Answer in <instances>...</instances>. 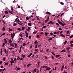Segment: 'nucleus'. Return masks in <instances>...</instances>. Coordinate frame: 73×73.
I'll return each mask as SVG.
<instances>
[{"instance_id": "1", "label": "nucleus", "mask_w": 73, "mask_h": 73, "mask_svg": "<svg viewBox=\"0 0 73 73\" xmlns=\"http://www.w3.org/2000/svg\"><path fill=\"white\" fill-rule=\"evenodd\" d=\"M11 11H9V12L10 13H11V14H13V13H15V14H16V13L15 12H14V11H13V10Z\"/></svg>"}, {"instance_id": "2", "label": "nucleus", "mask_w": 73, "mask_h": 73, "mask_svg": "<svg viewBox=\"0 0 73 73\" xmlns=\"http://www.w3.org/2000/svg\"><path fill=\"white\" fill-rule=\"evenodd\" d=\"M15 33H13V34L11 33V38L12 39H13V37H15Z\"/></svg>"}, {"instance_id": "3", "label": "nucleus", "mask_w": 73, "mask_h": 73, "mask_svg": "<svg viewBox=\"0 0 73 73\" xmlns=\"http://www.w3.org/2000/svg\"><path fill=\"white\" fill-rule=\"evenodd\" d=\"M58 23H59L60 24V25H62V24H63V23H62L60 22V21L59 20H58Z\"/></svg>"}, {"instance_id": "4", "label": "nucleus", "mask_w": 73, "mask_h": 73, "mask_svg": "<svg viewBox=\"0 0 73 73\" xmlns=\"http://www.w3.org/2000/svg\"><path fill=\"white\" fill-rule=\"evenodd\" d=\"M54 23H53V22L52 21H50V22H49L48 23V24H54Z\"/></svg>"}, {"instance_id": "5", "label": "nucleus", "mask_w": 73, "mask_h": 73, "mask_svg": "<svg viewBox=\"0 0 73 73\" xmlns=\"http://www.w3.org/2000/svg\"><path fill=\"white\" fill-rule=\"evenodd\" d=\"M10 46H12L13 47L15 48V46H14V44H13V43H11L10 44Z\"/></svg>"}, {"instance_id": "6", "label": "nucleus", "mask_w": 73, "mask_h": 73, "mask_svg": "<svg viewBox=\"0 0 73 73\" xmlns=\"http://www.w3.org/2000/svg\"><path fill=\"white\" fill-rule=\"evenodd\" d=\"M21 57H23V58H24V57H25V55H23V54H21Z\"/></svg>"}, {"instance_id": "7", "label": "nucleus", "mask_w": 73, "mask_h": 73, "mask_svg": "<svg viewBox=\"0 0 73 73\" xmlns=\"http://www.w3.org/2000/svg\"><path fill=\"white\" fill-rule=\"evenodd\" d=\"M32 53H30L29 55H28L27 56V57H30L31 56H32Z\"/></svg>"}, {"instance_id": "8", "label": "nucleus", "mask_w": 73, "mask_h": 73, "mask_svg": "<svg viewBox=\"0 0 73 73\" xmlns=\"http://www.w3.org/2000/svg\"><path fill=\"white\" fill-rule=\"evenodd\" d=\"M38 43V42H37V41L36 40L35 42H34V43L35 45H37V44Z\"/></svg>"}, {"instance_id": "9", "label": "nucleus", "mask_w": 73, "mask_h": 73, "mask_svg": "<svg viewBox=\"0 0 73 73\" xmlns=\"http://www.w3.org/2000/svg\"><path fill=\"white\" fill-rule=\"evenodd\" d=\"M47 20H46V22H48V21H49L48 20H49V16H48L47 17Z\"/></svg>"}, {"instance_id": "10", "label": "nucleus", "mask_w": 73, "mask_h": 73, "mask_svg": "<svg viewBox=\"0 0 73 73\" xmlns=\"http://www.w3.org/2000/svg\"><path fill=\"white\" fill-rule=\"evenodd\" d=\"M2 30L3 31H5V27H4L2 29Z\"/></svg>"}, {"instance_id": "11", "label": "nucleus", "mask_w": 73, "mask_h": 73, "mask_svg": "<svg viewBox=\"0 0 73 73\" xmlns=\"http://www.w3.org/2000/svg\"><path fill=\"white\" fill-rule=\"evenodd\" d=\"M60 36L63 37H65V35H60Z\"/></svg>"}, {"instance_id": "12", "label": "nucleus", "mask_w": 73, "mask_h": 73, "mask_svg": "<svg viewBox=\"0 0 73 73\" xmlns=\"http://www.w3.org/2000/svg\"><path fill=\"white\" fill-rule=\"evenodd\" d=\"M26 37L27 38H28V33H26Z\"/></svg>"}, {"instance_id": "13", "label": "nucleus", "mask_w": 73, "mask_h": 73, "mask_svg": "<svg viewBox=\"0 0 73 73\" xmlns=\"http://www.w3.org/2000/svg\"><path fill=\"white\" fill-rule=\"evenodd\" d=\"M50 69H51V68H50L48 67V68H47L46 69V70H50Z\"/></svg>"}, {"instance_id": "14", "label": "nucleus", "mask_w": 73, "mask_h": 73, "mask_svg": "<svg viewBox=\"0 0 73 73\" xmlns=\"http://www.w3.org/2000/svg\"><path fill=\"white\" fill-rule=\"evenodd\" d=\"M28 25H29V26H32V24H31V23H29L28 24Z\"/></svg>"}, {"instance_id": "15", "label": "nucleus", "mask_w": 73, "mask_h": 73, "mask_svg": "<svg viewBox=\"0 0 73 73\" xmlns=\"http://www.w3.org/2000/svg\"><path fill=\"white\" fill-rule=\"evenodd\" d=\"M51 52V53H52V54H53V56H54L56 57V55H55V54H54V52Z\"/></svg>"}, {"instance_id": "16", "label": "nucleus", "mask_w": 73, "mask_h": 73, "mask_svg": "<svg viewBox=\"0 0 73 73\" xmlns=\"http://www.w3.org/2000/svg\"><path fill=\"white\" fill-rule=\"evenodd\" d=\"M9 32H11L12 31V29H10V28H9Z\"/></svg>"}, {"instance_id": "17", "label": "nucleus", "mask_w": 73, "mask_h": 73, "mask_svg": "<svg viewBox=\"0 0 73 73\" xmlns=\"http://www.w3.org/2000/svg\"><path fill=\"white\" fill-rule=\"evenodd\" d=\"M26 19L27 20H28L30 19V18L28 17H26Z\"/></svg>"}, {"instance_id": "18", "label": "nucleus", "mask_w": 73, "mask_h": 73, "mask_svg": "<svg viewBox=\"0 0 73 73\" xmlns=\"http://www.w3.org/2000/svg\"><path fill=\"white\" fill-rule=\"evenodd\" d=\"M52 40V38H50L48 39L47 40L48 41H50V40Z\"/></svg>"}, {"instance_id": "19", "label": "nucleus", "mask_w": 73, "mask_h": 73, "mask_svg": "<svg viewBox=\"0 0 73 73\" xmlns=\"http://www.w3.org/2000/svg\"><path fill=\"white\" fill-rule=\"evenodd\" d=\"M17 30V31H22V30L21 29V28H18Z\"/></svg>"}, {"instance_id": "20", "label": "nucleus", "mask_w": 73, "mask_h": 73, "mask_svg": "<svg viewBox=\"0 0 73 73\" xmlns=\"http://www.w3.org/2000/svg\"><path fill=\"white\" fill-rule=\"evenodd\" d=\"M67 42V40H65L64 43V45H65Z\"/></svg>"}, {"instance_id": "21", "label": "nucleus", "mask_w": 73, "mask_h": 73, "mask_svg": "<svg viewBox=\"0 0 73 73\" xmlns=\"http://www.w3.org/2000/svg\"><path fill=\"white\" fill-rule=\"evenodd\" d=\"M12 62V63H15V61H14L13 60H11L10 61V62Z\"/></svg>"}, {"instance_id": "22", "label": "nucleus", "mask_w": 73, "mask_h": 73, "mask_svg": "<svg viewBox=\"0 0 73 73\" xmlns=\"http://www.w3.org/2000/svg\"><path fill=\"white\" fill-rule=\"evenodd\" d=\"M57 69V67H55V69L54 68H52L53 70H56V69Z\"/></svg>"}, {"instance_id": "23", "label": "nucleus", "mask_w": 73, "mask_h": 73, "mask_svg": "<svg viewBox=\"0 0 73 73\" xmlns=\"http://www.w3.org/2000/svg\"><path fill=\"white\" fill-rule=\"evenodd\" d=\"M46 14H49V15H50L51 13L49 12H46Z\"/></svg>"}, {"instance_id": "24", "label": "nucleus", "mask_w": 73, "mask_h": 73, "mask_svg": "<svg viewBox=\"0 0 73 73\" xmlns=\"http://www.w3.org/2000/svg\"><path fill=\"white\" fill-rule=\"evenodd\" d=\"M12 42V40H11V39L9 40V43H10V42L11 43Z\"/></svg>"}, {"instance_id": "25", "label": "nucleus", "mask_w": 73, "mask_h": 73, "mask_svg": "<svg viewBox=\"0 0 73 73\" xmlns=\"http://www.w3.org/2000/svg\"><path fill=\"white\" fill-rule=\"evenodd\" d=\"M4 50H5V53H7V50H6V49L4 48Z\"/></svg>"}, {"instance_id": "26", "label": "nucleus", "mask_w": 73, "mask_h": 73, "mask_svg": "<svg viewBox=\"0 0 73 73\" xmlns=\"http://www.w3.org/2000/svg\"><path fill=\"white\" fill-rule=\"evenodd\" d=\"M13 25V26H16V25H17V23H14Z\"/></svg>"}, {"instance_id": "27", "label": "nucleus", "mask_w": 73, "mask_h": 73, "mask_svg": "<svg viewBox=\"0 0 73 73\" xmlns=\"http://www.w3.org/2000/svg\"><path fill=\"white\" fill-rule=\"evenodd\" d=\"M69 49H70V47H67L66 48V49L68 50H69Z\"/></svg>"}, {"instance_id": "28", "label": "nucleus", "mask_w": 73, "mask_h": 73, "mask_svg": "<svg viewBox=\"0 0 73 73\" xmlns=\"http://www.w3.org/2000/svg\"><path fill=\"white\" fill-rule=\"evenodd\" d=\"M17 22H18V23H19L20 22V20H19V19H18L17 21H16Z\"/></svg>"}, {"instance_id": "29", "label": "nucleus", "mask_w": 73, "mask_h": 73, "mask_svg": "<svg viewBox=\"0 0 73 73\" xmlns=\"http://www.w3.org/2000/svg\"><path fill=\"white\" fill-rule=\"evenodd\" d=\"M64 25H66V24H65V23H63V24H62V27H65V26H64Z\"/></svg>"}, {"instance_id": "30", "label": "nucleus", "mask_w": 73, "mask_h": 73, "mask_svg": "<svg viewBox=\"0 0 73 73\" xmlns=\"http://www.w3.org/2000/svg\"><path fill=\"white\" fill-rule=\"evenodd\" d=\"M8 48L9 49H10V50H12V49H13V48L12 47H11V48Z\"/></svg>"}, {"instance_id": "31", "label": "nucleus", "mask_w": 73, "mask_h": 73, "mask_svg": "<svg viewBox=\"0 0 73 73\" xmlns=\"http://www.w3.org/2000/svg\"><path fill=\"white\" fill-rule=\"evenodd\" d=\"M59 31H61L62 29L61 27H59Z\"/></svg>"}, {"instance_id": "32", "label": "nucleus", "mask_w": 73, "mask_h": 73, "mask_svg": "<svg viewBox=\"0 0 73 73\" xmlns=\"http://www.w3.org/2000/svg\"><path fill=\"white\" fill-rule=\"evenodd\" d=\"M25 29V27H22V30H24Z\"/></svg>"}, {"instance_id": "33", "label": "nucleus", "mask_w": 73, "mask_h": 73, "mask_svg": "<svg viewBox=\"0 0 73 73\" xmlns=\"http://www.w3.org/2000/svg\"><path fill=\"white\" fill-rule=\"evenodd\" d=\"M70 46L71 47H73V43L72 44H70Z\"/></svg>"}, {"instance_id": "34", "label": "nucleus", "mask_w": 73, "mask_h": 73, "mask_svg": "<svg viewBox=\"0 0 73 73\" xmlns=\"http://www.w3.org/2000/svg\"><path fill=\"white\" fill-rule=\"evenodd\" d=\"M36 37L37 38H40V36L39 35H38Z\"/></svg>"}, {"instance_id": "35", "label": "nucleus", "mask_w": 73, "mask_h": 73, "mask_svg": "<svg viewBox=\"0 0 73 73\" xmlns=\"http://www.w3.org/2000/svg\"><path fill=\"white\" fill-rule=\"evenodd\" d=\"M73 37V35H71L70 36V38H72V37Z\"/></svg>"}, {"instance_id": "36", "label": "nucleus", "mask_w": 73, "mask_h": 73, "mask_svg": "<svg viewBox=\"0 0 73 73\" xmlns=\"http://www.w3.org/2000/svg\"><path fill=\"white\" fill-rule=\"evenodd\" d=\"M35 49H36V48H37V44H36V45L35 46Z\"/></svg>"}, {"instance_id": "37", "label": "nucleus", "mask_w": 73, "mask_h": 73, "mask_svg": "<svg viewBox=\"0 0 73 73\" xmlns=\"http://www.w3.org/2000/svg\"><path fill=\"white\" fill-rule=\"evenodd\" d=\"M5 65H8V62L6 63L5 64Z\"/></svg>"}, {"instance_id": "38", "label": "nucleus", "mask_w": 73, "mask_h": 73, "mask_svg": "<svg viewBox=\"0 0 73 73\" xmlns=\"http://www.w3.org/2000/svg\"><path fill=\"white\" fill-rule=\"evenodd\" d=\"M4 45H5V43L4 42L3 44V45H2L3 47L4 46Z\"/></svg>"}, {"instance_id": "39", "label": "nucleus", "mask_w": 73, "mask_h": 73, "mask_svg": "<svg viewBox=\"0 0 73 73\" xmlns=\"http://www.w3.org/2000/svg\"><path fill=\"white\" fill-rule=\"evenodd\" d=\"M56 25H58V26L60 25L58 23H56Z\"/></svg>"}, {"instance_id": "40", "label": "nucleus", "mask_w": 73, "mask_h": 73, "mask_svg": "<svg viewBox=\"0 0 73 73\" xmlns=\"http://www.w3.org/2000/svg\"><path fill=\"white\" fill-rule=\"evenodd\" d=\"M31 65H32V64H28L27 65V66H30Z\"/></svg>"}, {"instance_id": "41", "label": "nucleus", "mask_w": 73, "mask_h": 73, "mask_svg": "<svg viewBox=\"0 0 73 73\" xmlns=\"http://www.w3.org/2000/svg\"><path fill=\"white\" fill-rule=\"evenodd\" d=\"M36 71L37 70H36V69H35L34 70V72H36Z\"/></svg>"}, {"instance_id": "42", "label": "nucleus", "mask_w": 73, "mask_h": 73, "mask_svg": "<svg viewBox=\"0 0 73 73\" xmlns=\"http://www.w3.org/2000/svg\"><path fill=\"white\" fill-rule=\"evenodd\" d=\"M14 60L15 61V62H16V60H17V59H16V58H15L14 59Z\"/></svg>"}, {"instance_id": "43", "label": "nucleus", "mask_w": 73, "mask_h": 73, "mask_svg": "<svg viewBox=\"0 0 73 73\" xmlns=\"http://www.w3.org/2000/svg\"><path fill=\"white\" fill-rule=\"evenodd\" d=\"M69 30L67 31H66L67 34H68V33H69Z\"/></svg>"}, {"instance_id": "44", "label": "nucleus", "mask_w": 73, "mask_h": 73, "mask_svg": "<svg viewBox=\"0 0 73 73\" xmlns=\"http://www.w3.org/2000/svg\"><path fill=\"white\" fill-rule=\"evenodd\" d=\"M11 10H13V7H11Z\"/></svg>"}, {"instance_id": "45", "label": "nucleus", "mask_w": 73, "mask_h": 73, "mask_svg": "<svg viewBox=\"0 0 73 73\" xmlns=\"http://www.w3.org/2000/svg\"><path fill=\"white\" fill-rule=\"evenodd\" d=\"M14 44H15V47H16L17 46V44H15V43H14Z\"/></svg>"}, {"instance_id": "46", "label": "nucleus", "mask_w": 73, "mask_h": 73, "mask_svg": "<svg viewBox=\"0 0 73 73\" xmlns=\"http://www.w3.org/2000/svg\"><path fill=\"white\" fill-rule=\"evenodd\" d=\"M54 34H55V35H57V33L54 32Z\"/></svg>"}, {"instance_id": "47", "label": "nucleus", "mask_w": 73, "mask_h": 73, "mask_svg": "<svg viewBox=\"0 0 73 73\" xmlns=\"http://www.w3.org/2000/svg\"><path fill=\"white\" fill-rule=\"evenodd\" d=\"M64 15V13L60 15V17H61L63 15Z\"/></svg>"}, {"instance_id": "48", "label": "nucleus", "mask_w": 73, "mask_h": 73, "mask_svg": "<svg viewBox=\"0 0 73 73\" xmlns=\"http://www.w3.org/2000/svg\"><path fill=\"white\" fill-rule=\"evenodd\" d=\"M25 45V43H23V46H24Z\"/></svg>"}, {"instance_id": "49", "label": "nucleus", "mask_w": 73, "mask_h": 73, "mask_svg": "<svg viewBox=\"0 0 73 73\" xmlns=\"http://www.w3.org/2000/svg\"><path fill=\"white\" fill-rule=\"evenodd\" d=\"M51 58H52V59H54V57L52 55L51 56Z\"/></svg>"}, {"instance_id": "50", "label": "nucleus", "mask_w": 73, "mask_h": 73, "mask_svg": "<svg viewBox=\"0 0 73 73\" xmlns=\"http://www.w3.org/2000/svg\"><path fill=\"white\" fill-rule=\"evenodd\" d=\"M64 66L63 65L62 66V69H64Z\"/></svg>"}, {"instance_id": "51", "label": "nucleus", "mask_w": 73, "mask_h": 73, "mask_svg": "<svg viewBox=\"0 0 73 73\" xmlns=\"http://www.w3.org/2000/svg\"><path fill=\"white\" fill-rule=\"evenodd\" d=\"M5 14H8V11H6L5 12Z\"/></svg>"}, {"instance_id": "52", "label": "nucleus", "mask_w": 73, "mask_h": 73, "mask_svg": "<svg viewBox=\"0 0 73 73\" xmlns=\"http://www.w3.org/2000/svg\"><path fill=\"white\" fill-rule=\"evenodd\" d=\"M63 32V31H61L60 32V34H62V33Z\"/></svg>"}, {"instance_id": "53", "label": "nucleus", "mask_w": 73, "mask_h": 73, "mask_svg": "<svg viewBox=\"0 0 73 73\" xmlns=\"http://www.w3.org/2000/svg\"><path fill=\"white\" fill-rule=\"evenodd\" d=\"M1 68H4V66H1Z\"/></svg>"}, {"instance_id": "54", "label": "nucleus", "mask_w": 73, "mask_h": 73, "mask_svg": "<svg viewBox=\"0 0 73 73\" xmlns=\"http://www.w3.org/2000/svg\"><path fill=\"white\" fill-rule=\"evenodd\" d=\"M17 23L18 24H19V25H22V24H21L20 23H19L17 22Z\"/></svg>"}, {"instance_id": "55", "label": "nucleus", "mask_w": 73, "mask_h": 73, "mask_svg": "<svg viewBox=\"0 0 73 73\" xmlns=\"http://www.w3.org/2000/svg\"><path fill=\"white\" fill-rule=\"evenodd\" d=\"M73 43V41H71L70 42V44H72Z\"/></svg>"}, {"instance_id": "56", "label": "nucleus", "mask_w": 73, "mask_h": 73, "mask_svg": "<svg viewBox=\"0 0 73 73\" xmlns=\"http://www.w3.org/2000/svg\"><path fill=\"white\" fill-rule=\"evenodd\" d=\"M38 49H36L35 50V51H36V52H38Z\"/></svg>"}, {"instance_id": "57", "label": "nucleus", "mask_w": 73, "mask_h": 73, "mask_svg": "<svg viewBox=\"0 0 73 73\" xmlns=\"http://www.w3.org/2000/svg\"><path fill=\"white\" fill-rule=\"evenodd\" d=\"M56 57H60V55H56Z\"/></svg>"}, {"instance_id": "58", "label": "nucleus", "mask_w": 73, "mask_h": 73, "mask_svg": "<svg viewBox=\"0 0 73 73\" xmlns=\"http://www.w3.org/2000/svg\"><path fill=\"white\" fill-rule=\"evenodd\" d=\"M30 29H31V27H29L28 28V29H29V30H30Z\"/></svg>"}, {"instance_id": "59", "label": "nucleus", "mask_w": 73, "mask_h": 73, "mask_svg": "<svg viewBox=\"0 0 73 73\" xmlns=\"http://www.w3.org/2000/svg\"><path fill=\"white\" fill-rule=\"evenodd\" d=\"M20 36L21 37V38L22 37H23V35H22V34H21Z\"/></svg>"}, {"instance_id": "60", "label": "nucleus", "mask_w": 73, "mask_h": 73, "mask_svg": "<svg viewBox=\"0 0 73 73\" xmlns=\"http://www.w3.org/2000/svg\"><path fill=\"white\" fill-rule=\"evenodd\" d=\"M61 4H62V5H64V3H63L62 2H61Z\"/></svg>"}, {"instance_id": "61", "label": "nucleus", "mask_w": 73, "mask_h": 73, "mask_svg": "<svg viewBox=\"0 0 73 73\" xmlns=\"http://www.w3.org/2000/svg\"><path fill=\"white\" fill-rule=\"evenodd\" d=\"M2 21H3V23H4V24H5V22L4 21V20H3Z\"/></svg>"}, {"instance_id": "62", "label": "nucleus", "mask_w": 73, "mask_h": 73, "mask_svg": "<svg viewBox=\"0 0 73 73\" xmlns=\"http://www.w3.org/2000/svg\"><path fill=\"white\" fill-rule=\"evenodd\" d=\"M29 38L30 39H31V35H30L29 36Z\"/></svg>"}, {"instance_id": "63", "label": "nucleus", "mask_w": 73, "mask_h": 73, "mask_svg": "<svg viewBox=\"0 0 73 73\" xmlns=\"http://www.w3.org/2000/svg\"><path fill=\"white\" fill-rule=\"evenodd\" d=\"M48 50H49V49L48 48L46 50V52H48Z\"/></svg>"}, {"instance_id": "64", "label": "nucleus", "mask_w": 73, "mask_h": 73, "mask_svg": "<svg viewBox=\"0 0 73 73\" xmlns=\"http://www.w3.org/2000/svg\"><path fill=\"white\" fill-rule=\"evenodd\" d=\"M0 53H1V55H2L3 52H2V51H1Z\"/></svg>"}]
</instances>
